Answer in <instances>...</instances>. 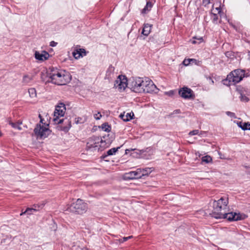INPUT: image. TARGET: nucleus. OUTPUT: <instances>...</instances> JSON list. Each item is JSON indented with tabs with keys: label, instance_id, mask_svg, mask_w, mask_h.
Segmentation results:
<instances>
[{
	"label": "nucleus",
	"instance_id": "1",
	"mask_svg": "<svg viewBox=\"0 0 250 250\" xmlns=\"http://www.w3.org/2000/svg\"><path fill=\"white\" fill-rule=\"evenodd\" d=\"M65 110V105L63 103H61L57 105L54 112L53 120L56 124H61L64 122V124L66 125H65L60 126L58 127L60 130L67 132L71 127V122L67 119H60L64 115Z\"/></svg>",
	"mask_w": 250,
	"mask_h": 250
},
{
	"label": "nucleus",
	"instance_id": "2",
	"mask_svg": "<svg viewBox=\"0 0 250 250\" xmlns=\"http://www.w3.org/2000/svg\"><path fill=\"white\" fill-rule=\"evenodd\" d=\"M51 82L57 85H65L71 80L70 74L64 70L53 69L49 74Z\"/></svg>",
	"mask_w": 250,
	"mask_h": 250
},
{
	"label": "nucleus",
	"instance_id": "3",
	"mask_svg": "<svg viewBox=\"0 0 250 250\" xmlns=\"http://www.w3.org/2000/svg\"><path fill=\"white\" fill-rule=\"evenodd\" d=\"M229 203L228 197H221L217 201L213 203L212 216L215 218H221L226 212L228 211V205Z\"/></svg>",
	"mask_w": 250,
	"mask_h": 250
},
{
	"label": "nucleus",
	"instance_id": "4",
	"mask_svg": "<svg viewBox=\"0 0 250 250\" xmlns=\"http://www.w3.org/2000/svg\"><path fill=\"white\" fill-rule=\"evenodd\" d=\"M39 117L41 118L40 123L37 125L34 129V132L37 138L43 139L50 134L51 131L49 128V124L43 123L41 115H39Z\"/></svg>",
	"mask_w": 250,
	"mask_h": 250
},
{
	"label": "nucleus",
	"instance_id": "5",
	"mask_svg": "<svg viewBox=\"0 0 250 250\" xmlns=\"http://www.w3.org/2000/svg\"><path fill=\"white\" fill-rule=\"evenodd\" d=\"M244 76V71L236 69L232 71L227 76L226 80L224 81V83L227 85H234L240 82Z\"/></svg>",
	"mask_w": 250,
	"mask_h": 250
},
{
	"label": "nucleus",
	"instance_id": "6",
	"mask_svg": "<svg viewBox=\"0 0 250 250\" xmlns=\"http://www.w3.org/2000/svg\"><path fill=\"white\" fill-rule=\"evenodd\" d=\"M87 204L82 200L78 199L70 206L69 210L72 212L83 214L87 210Z\"/></svg>",
	"mask_w": 250,
	"mask_h": 250
},
{
	"label": "nucleus",
	"instance_id": "7",
	"mask_svg": "<svg viewBox=\"0 0 250 250\" xmlns=\"http://www.w3.org/2000/svg\"><path fill=\"white\" fill-rule=\"evenodd\" d=\"M144 79L142 78H133L129 83L132 91L136 93H144Z\"/></svg>",
	"mask_w": 250,
	"mask_h": 250
},
{
	"label": "nucleus",
	"instance_id": "8",
	"mask_svg": "<svg viewBox=\"0 0 250 250\" xmlns=\"http://www.w3.org/2000/svg\"><path fill=\"white\" fill-rule=\"evenodd\" d=\"M247 217V215L245 214H241L236 212H226V214L221 216V218H226L229 221H238L244 220Z\"/></svg>",
	"mask_w": 250,
	"mask_h": 250
},
{
	"label": "nucleus",
	"instance_id": "9",
	"mask_svg": "<svg viewBox=\"0 0 250 250\" xmlns=\"http://www.w3.org/2000/svg\"><path fill=\"white\" fill-rule=\"evenodd\" d=\"M144 93H156L158 91L153 82L148 78L144 79Z\"/></svg>",
	"mask_w": 250,
	"mask_h": 250
},
{
	"label": "nucleus",
	"instance_id": "10",
	"mask_svg": "<svg viewBox=\"0 0 250 250\" xmlns=\"http://www.w3.org/2000/svg\"><path fill=\"white\" fill-rule=\"evenodd\" d=\"M101 143L102 140L99 137H92L88 140L86 148L88 149H93L95 150H98L100 143Z\"/></svg>",
	"mask_w": 250,
	"mask_h": 250
},
{
	"label": "nucleus",
	"instance_id": "11",
	"mask_svg": "<svg viewBox=\"0 0 250 250\" xmlns=\"http://www.w3.org/2000/svg\"><path fill=\"white\" fill-rule=\"evenodd\" d=\"M127 79L124 75H119L114 83V87L120 91H123L127 87Z\"/></svg>",
	"mask_w": 250,
	"mask_h": 250
},
{
	"label": "nucleus",
	"instance_id": "12",
	"mask_svg": "<svg viewBox=\"0 0 250 250\" xmlns=\"http://www.w3.org/2000/svg\"><path fill=\"white\" fill-rule=\"evenodd\" d=\"M179 95L184 99H192L194 96L192 90L187 87H184L179 91Z\"/></svg>",
	"mask_w": 250,
	"mask_h": 250
},
{
	"label": "nucleus",
	"instance_id": "13",
	"mask_svg": "<svg viewBox=\"0 0 250 250\" xmlns=\"http://www.w3.org/2000/svg\"><path fill=\"white\" fill-rule=\"evenodd\" d=\"M49 57V53L45 51L41 52L36 51L35 53V57L37 60L39 61H45L48 59Z\"/></svg>",
	"mask_w": 250,
	"mask_h": 250
},
{
	"label": "nucleus",
	"instance_id": "14",
	"mask_svg": "<svg viewBox=\"0 0 250 250\" xmlns=\"http://www.w3.org/2000/svg\"><path fill=\"white\" fill-rule=\"evenodd\" d=\"M114 69L115 68L113 66L111 65L109 66L106 72L105 79L110 81L114 77Z\"/></svg>",
	"mask_w": 250,
	"mask_h": 250
},
{
	"label": "nucleus",
	"instance_id": "15",
	"mask_svg": "<svg viewBox=\"0 0 250 250\" xmlns=\"http://www.w3.org/2000/svg\"><path fill=\"white\" fill-rule=\"evenodd\" d=\"M151 27L152 25L151 24L148 23L145 24L143 29L142 33L146 36H148L150 32Z\"/></svg>",
	"mask_w": 250,
	"mask_h": 250
},
{
	"label": "nucleus",
	"instance_id": "16",
	"mask_svg": "<svg viewBox=\"0 0 250 250\" xmlns=\"http://www.w3.org/2000/svg\"><path fill=\"white\" fill-rule=\"evenodd\" d=\"M239 127H240L242 129L245 130H250V123H243L240 122L237 123Z\"/></svg>",
	"mask_w": 250,
	"mask_h": 250
},
{
	"label": "nucleus",
	"instance_id": "17",
	"mask_svg": "<svg viewBox=\"0 0 250 250\" xmlns=\"http://www.w3.org/2000/svg\"><path fill=\"white\" fill-rule=\"evenodd\" d=\"M134 116V114L133 112H130L126 113V115H120V117L124 121H128L132 119L133 116Z\"/></svg>",
	"mask_w": 250,
	"mask_h": 250
},
{
	"label": "nucleus",
	"instance_id": "18",
	"mask_svg": "<svg viewBox=\"0 0 250 250\" xmlns=\"http://www.w3.org/2000/svg\"><path fill=\"white\" fill-rule=\"evenodd\" d=\"M153 170L152 167H147L142 169V177L146 175H148Z\"/></svg>",
	"mask_w": 250,
	"mask_h": 250
},
{
	"label": "nucleus",
	"instance_id": "19",
	"mask_svg": "<svg viewBox=\"0 0 250 250\" xmlns=\"http://www.w3.org/2000/svg\"><path fill=\"white\" fill-rule=\"evenodd\" d=\"M33 80V76L29 75H25L23 77V83L27 84L30 83Z\"/></svg>",
	"mask_w": 250,
	"mask_h": 250
},
{
	"label": "nucleus",
	"instance_id": "20",
	"mask_svg": "<svg viewBox=\"0 0 250 250\" xmlns=\"http://www.w3.org/2000/svg\"><path fill=\"white\" fill-rule=\"evenodd\" d=\"M190 42L192 44H196V43L199 44L201 42H203V39L202 37H200V38H197L196 37H194L192 38V39H191L190 41Z\"/></svg>",
	"mask_w": 250,
	"mask_h": 250
},
{
	"label": "nucleus",
	"instance_id": "21",
	"mask_svg": "<svg viewBox=\"0 0 250 250\" xmlns=\"http://www.w3.org/2000/svg\"><path fill=\"white\" fill-rule=\"evenodd\" d=\"M9 124L11 125V126L15 128L18 129V130H21V125L22 124L21 122H18L17 123H13L9 122Z\"/></svg>",
	"mask_w": 250,
	"mask_h": 250
},
{
	"label": "nucleus",
	"instance_id": "22",
	"mask_svg": "<svg viewBox=\"0 0 250 250\" xmlns=\"http://www.w3.org/2000/svg\"><path fill=\"white\" fill-rule=\"evenodd\" d=\"M125 178L129 179H137V177H136V174L134 171L126 173Z\"/></svg>",
	"mask_w": 250,
	"mask_h": 250
},
{
	"label": "nucleus",
	"instance_id": "23",
	"mask_svg": "<svg viewBox=\"0 0 250 250\" xmlns=\"http://www.w3.org/2000/svg\"><path fill=\"white\" fill-rule=\"evenodd\" d=\"M101 128L103 130L106 132H109L111 130V126L107 123H104L102 125Z\"/></svg>",
	"mask_w": 250,
	"mask_h": 250
},
{
	"label": "nucleus",
	"instance_id": "24",
	"mask_svg": "<svg viewBox=\"0 0 250 250\" xmlns=\"http://www.w3.org/2000/svg\"><path fill=\"white\" fill-rule=\"evenodd\" d=\"M120 148V147H118L111 148L107 151V155L110 156L115 154V153L118 151V149Z\"/></svg>",
	"mask_w": 250,
	"mask_h": 250
},
{
	"label": "nucleus",
	"instance_id": "25",
	"mask_svg": "<svg viewBox=\"0 0 250 250\" xmlns=\"http://www.w3.org/2000/svg\"><path fill=\"white\" fill-rule=\"evenodd\" d=\"M212 158L208 155H206L205 156H203L202 158V162H205L206 163H209L212 161Z\"/></svg>",
	"mask_w": 250,
	"mask_h": 250
},
{
	"label": "nucleus",
	"instance_id": "26",
	"mask_svg": "<svg viewBox=\"0 0 250 250\" xmlns=\"http://www.w3.org/2000/svg\"><path fill=\"white\" fill-rule=\"evenodd\" d=\"M28 92L30 97L34 98L36 96V90L35 88H30L28 90Z\"/></svg>",
	"mask_w": 250,
	"mask_h": 250
},
{
	"label": "nucleus",
	"instance_id": "27",
	"mask_svg": "<svg viewBox=\"0 0 250 250\" xmlns=\"http://www.w3.org/2000/svg\"><path fill=\"white\" fill-rule=\"evenodd\" d=\"M211 14L212 21V22H213V23H214V24L217 23V21L218 20V16L217 14L216 13H211Z\"/></svg>",
	"mask_w": 250,
	"mask_h": 250
},
{
	"label": "nucleus",
	"instance_id": "28",
	"mask_svg": "<svg viewBox=\"0 0 250 250\" xmlns=\"http://www.w3.org/2000/svg\"><path fill=\"white\" fill-rule=\"evenodd\" d=\"M73 56L76 59H79L81 57H83V55L80 53L78 50H76L73 52Z\"/></svg>",
	"mask_w": 250,
	"mask_h": 250
},
{
	"label": "nucleus",
	"instance_id": "29",
	"mask_svg": "<svg viewBox=\"0 0 250 250\" xmlns=\"http://www.w3.org/2000/svg\"><path fill=\"white\" fill-rule=\"evenodd\" d=\"M86 121V118H83L81 117H78L75 119V123L78 124H83Z\"/></svg>",
	"mask_w": 250,
	"mask_h": 250
},
{
	"label": "nucleus",
	"instance_id": "30",
	"mask_svg": "<svg viewBox=\"0 0 250 250\" xmlns=\"http://www.w3.org/2000/svg\"><path fill=\"white\" fill-rule=\"evenodd\" d=\"M136 174V177L137 179L141 178L142 176V168H138L136 170L134 171Z\"/></svg>",
	"mask_w": 250,
	"mask_h": 250
},
{
	"label": "nucleus",
	"instance_id": "31",
	"mask_svg": "<svg viewBox=\"0 0 250 250\" xmlns=\"http://www.w3.org/2000/svg\"><path fill=\"white\" fill-rule=\"evenodd\" d=\"M194 61V59H185L184 61H183V64L187 66L191 62Z\"/></svg>",
	"mask_w": 250,
	"mask_h": 250
},
{
	"label": "nucleus",
	"instance_id": "32",
	"mask_svg": "<svg viewBox=\"0 0 250 250\" xmlns=\"http://www.w3.org/2000/svg\"><path fill=\"white\" fill-rule=\"evenodd\" d=\"M215 12H217L218 14H220L221 13V9L220 7H216L215 9H212L211 13H215Z\"/></svg>",
	"mask_w": 250,
	"mask_h": 250
},
{
	"label": "nucleus",
	"instance_id": "33",
	"mask_svg": "<svg viewBox=\"0 0 250 250\" xmlns=\"http://www.w3.org/2000/svg\"><path fill=\"white\" fill-rule=\"evenodd\" d=\"M94 117L96 120H100L102 117V115L100 112H98L94 115Z\"/></svg>",
	"mask_w": 250,
	"mask_h": 250
},
{
	"label": "nucleus",
	"instance_id": "34",
	"mask_svg": "<svg viewBox=\"0 0 250 250\" xmlns=\"http://www.w3.org/2000/svg\"><path fill=\"white\" fill-rule=\"evenodd\" d=\"M35 210H36L34 208H28L26 209V210L24 212H21L20 215L21 216L26 213H28L29 211H35Z\"/></svg>",
	"mask_w": 250,
	"mask_h": 250
},
{
	"label": "nucleus",
	"instance_id": "35",
	"mask_svg": "<svg viewBox=\"0 0 250 250\" xmlns=\"http://www.w3.org/2000/svg\"><path fill=\"white\" fill-rule=\"evenodd\" d=\"M198 133H199L198 130H193L189 133V135H194L198 134Z\"/></svg>",
	"mask_w": 250,
	"mask_h": 250
},
{
	"label": "nucleus",
	"instance_id": "36",
	"mask_svg": "<svg viewBox=\"0 0 250 250\" xmlns=\"http://www.w3.org/2000/svg\"><path fill=\"white\" fill-rule=\"evenodd\" d=\"M241 100L242 101H248L249 100V99L245 95H241L240 96Z\"/></svg>",
	"mask_w": 250,
	"mask_h": 250
},
{
	"label": "nucleus",
	"instance_id": "37",
	"mask_svg": "<svg viewBox=\"0 0 250 250\" xmlns=\"http://www.w3.org/2000/svg\"><path fill=\"white\" fill-rule=\"evenodd\" d=\"M210 3V0H203V4L204 6H207Z\"/></svg>",
	"mask_w": 250,
	"mask_h": 250
},
{
	"label": "nucleus",
	"instance_id": "38",
	"mask_svg": "<svg viewBox=\"0 0 250 250\" xmlns=\"http://www.w3.org/2000/svg\"><path fill=\"white\" fill-rule=\"evenodd\" d=\"M77 50H78V51L80 53L82 54L83 55L85 56L86 55V52L84 49H77Z\"/></svg>",
	"mask_w": 250,
	"mask_h": 250
},
{
	"label": "nucleus",
	"instance_id": "39",
	"mask_svg": "<svg viewBox=\"0 0 250 250\" xmlns=\"http://www.w3.org/2000/svg\"><path fill=\"white\" fill-rule=\"evenodd\" d=\"M150 9H149L147 6L146 5L145 8L143 9L142 13H146V12L149 11Z\"/></svg>",
	"mask_w": 250,
	"mask_h": 250
},
{
	"label": "nucleus",
	"instance_id": "40",
	"mask_svg": "<svg viewBox=\"0 0 250 250\" xmlns=\"http://www.w3.org/2000/svg\"><path fill=\"white\" fill-rule=\"evenodd\" d=\"M146 6H147V7H148L149 9H150L152 6V3L151 2L147 1Z\"/></svg>",
	"mask_w": 250,
	"mask_h": 250
},
{
	"label": "nucleus",
	"instance_id": "41",
	"mask_svg": "<svg viewBox=\"0 0 250 250\" xmlns=\"http://www.w3.org/2000/svg\"><path fill=\"white\" fill-rule=\"evenodd\" d=\"M57 43L54 41H51L50 43V45L52 47H54L57 45Z\"/></svg>",
	"mask_w": 250,
	"mask_h": 250
},
{
	"label": "nucleus",
	"instance_id": "42",
	"mask_svg": "<svg viewBox=\"0 0 250 250\" xmlns=\"http://www.w3.org/2000/svg\"><path fill=\"white\" fill-rule=\"evenodd\" d=\"M165 93H166V94L170 96L172 94V92L171 91H170L169 92H166Z\"/></svg>",
	"mask_w": 250,
	"mask_h": 250
},
{
	"label": "nucleus",
	"instance_id": "43",
	"mask_svg": "<svg viewBox=\"0 0 250 250\" xmlns=\"http://www.w3.org/2000/svg\"><path fill=\"white\" fill-rule=\"evenodd\" d=\"M35 250H43L40 247H37Z\"/></svg>",
	"mask_w": 250,
	"mask_h": 250
},
{
	"label": "nucleus",
	"instance_id": "44",
	"mask_svg": "<svg viewBox=\"0 0 250 250\" xmlns=\"http://www.w3.org/2000/svg\"><path fill=\"white\" fill-rule=\"evenodd\" d=\"M129 239V237H124L123 238V240H124L123 241H125Z\"/></svg>",
	"mask_w": 250,
	"mask_h": 250
},
{
	"label": "nucleus",
	"instance_id": "45",
	"mask_svg": "<svg viewBox=\"0 0 250 250\" xmlns=\"http://www.w3.org/2000/svg\"><path fill=\"white\" fill-rule=\"evenodd\" d=\"M179 113L178 110H175L173 112V114H177Z\"/></svg>",
	"mask_w": 250,
	"mask_h": 250
},
{
	"label": "nucleus",
	"instance_id": "46",
	"mask_svg": "<svg viewBox=\"0 0 250 250\" xmlns=\"http://www.w3.org/2000/svg\"><path fill=\"white\" fill-rule=\"evenodd\" d=\"M81 250H89L88 249H87L86 248H83L81 249Z\"/></svg>",
	"mask_w": 250,
	"mask_h": 250
},
{
	"label": "nucleus",
	"instance_id": "47",
	"mask_svg": "<svg viewBox=\"0 0 250 250\" xmlns=\"http://www.w3.org/2000/svg\"><path fill=\"white\" fill-rule=\"evenodd\" d=\"M227 113L228 115H232V114H233L232 113H231L230 112H227Z\"/></svg>",
	"mask_w": 250,
	"mask_h": 250
},
{
	"label": "nucleus",
	"instance_id": "48",
	"mask_svg": "<svg viewBox=\"0 0 250 250\" xmlns=\"http://www.w3.org/2000/svg\"><path fill=\"white\" fill-rule=\"evenodd\" d=\"M32 211H29L28 213H27L28 214H32Z\"/></svg>",
	"mask_w": 250,
	"mask_h": 250
},
{
	"label": "nucleus",
	"instance_id": "49",
	"mask_svg": "<svg viewBox=\"0 0 250 250\" xmlns=\"http://www.w3.org/2000/svg\"><path fill=\"white\" fill-rule=\"evenodd\" d=\"M128 237H129V239L132 237V236H129Z\"/></svg>",
	"mask_w": 250,
	"mask_h": 250
}]
</instances>
